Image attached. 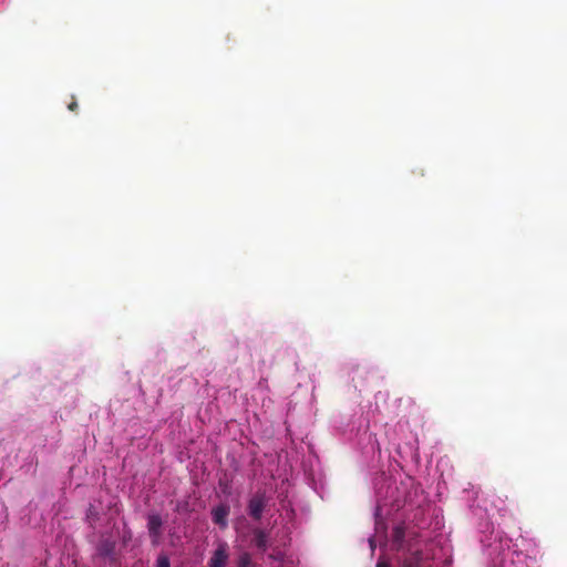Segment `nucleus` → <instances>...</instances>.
<instances>
[{
  "mask_svg": "<svg viewBox=\"0 0 567 567\" xmlns=\"http://www.w3.org/2000/svg\"><path fill=\"white\" fill-rule=\"evenodd\" d=\"M383 514V505L378 503L377 507H375V512H374V515L377 518H380Z\"/></svg>",
  "mask_w": 567,
  "mask_h": 567,
  "instance_id": "8",
  "label": "nucleus"
},
{
  "mask_svg": "<svg viewBox=\"0 0 567 567\" xmlns=\"http://www.w3.org/2000/svg\"><path fill=\"white\" fill-rule=\"evenodd\" d=\"M404 567H417V566H416V565L409 564V565H404Z\"/></svg>",
  "mask_w": 567,
  "mask_h": 567,
  "instance_id": "13",
  "label": "nucleus"
},
{
  "mask_svg": "<svg viewBox=\"0 0 567 567\" xmlns=\"http://www.w3.org/2000/svg\"><path fill=\"white\" fill-rule=\"evenodd\" d=\"M238 566L239 567H254L251 564V560H250V556L246 553L240 555Z\"/></svg>",
  "mask_w": 567,
  "mask_h": 567,
  "instance_id": "6",
  "label": "nucleus"
},
{
  "mask_svg": "<svg viewBox=\"0 0 567 567\" xmlns=\"http://www.w3.org/2000/svg\"><path fill=\"white\" fill-rule=\"evenodd\" d=\"M377 567H390V565L384 559H380Z\"/></svg>",
  "mask_w": 567,
  "mask_h": 567,
  "instance_id": "10",
  "label": "nucleus"
},
{
  "mask_svg": "<svg viewBox=\"0 0 567 567\" xmlns=\"http://www.w3.org/2000/svg\"><path fill=\"white\" fill-rule=\"evenodd\" d=\"M68 109L71 111V112H75L78 110V102L75 100H73L69 105H68Z\"/></svg>",
  "mask_w": 567,
  "mask_h": 567,
  "instance_id": "9",
  "label": "nucleus"
},
{
  "mask_svg": "<svg viewBox=\"0 0 567 567\" xmlns=\"http://www.w3.org/2000/svg\"><path fill=\"white\" fill-rule=\"evenodd\" d=\"M256 545L258 548L265 550L267 545V537L262 532H259L256 535Z\"/></svg>",
  "mask_w": 567,
  "mask_h": 567,
  "instance_id": "5",
  "label": "nucleus"
},
{
  "mask_svg": "<svg viewBox=\"0 0 567 567\" xmlns=\"http://www.w3.org/2000/svg\"><path fill=\"white\" fill-rule=\"evenodd\" d=\"M369 544H370V547L372 549V551L374 550V540L372 538L369 539Z\"/></svg>",
  "mask_w": 567,
  "mask_h": 567,
  "instance_id": "11",
  "label": "nucleus"
},
{
  "mask_svg": "<svg viewBox=\"0 0 567 567\" xmlns=\"http://www.w3.org/2000/svg\"><path fill=\"white\" fill-rule=\"evenodd\" d=\"M229 515V506L225 504H220L213 508L212 511V517L213 522L217 525H219L221 528H225L227 526V517Z\"/></svg>",
  "mask_w": 567,
  "mask_h": 567,
  "instance_id": "2",
  "label": "nucleus"
},
{
  "mask_svg": "<svg viewBox=\"0 0 567 567\" xmlns=\"http://www.w3.org/2000/svg\"><path fill=\"white\" fill-rule=\"evenodd\" d=\"M228 558L229 554L227 544L219 543L208 561V567H226Z\"/></svg>",
  "mask_w": 567,
  "mask_h": 567,
  "instance_id": "1",
  "label": "nucleus"
},
{
  "mask_svg": "<svg viewBox=\"0 0 567 567\" xmlns=\"http://www.w3.org/2000/svg\"><path fill=\"white\" fill-rule=\"evenodd\" d=\"M265 508V497L262 495H255L248 505L249 515L256 519L261 517Z\"/></svg>",
  "mask_w": 567,
  "mask_h": 567,
  "instance_id": "3",
  "label": "nucleus"
},
{
  "mask_svg": "<svg viewBox=\"0 0 567 567\" xmlns=\"http://www.w3.org/2000/svg\"><path fill=\"white\" fill-rule=\"evenodd\" d=\"M156 567H171L168 557L164 554L159 555L156 560Z\"/></svg>",
  "mask_w": 567,
  "mask_h": 567,
  "instance_id": "7",
  "label": "nucleus"
},
{
  "mask_svg": "<svg viewBox=\"0 0 567 567\" xmlns=\"http://www.w3.org/2000/svg\"><path fill=\"white\" fill-rule=\"evenodd\" d=\"M147 526H148L151 536L157 537L159 535V529L162 526L161 517L158 515H151L148 517Z\"/></svg>",
  "mask_w": 567,
  "mask_h": 567,
  "instance_id": "4",
  "label": "nucleus"
},
{
  "mask_svg": "<svg viewBox=\"0 0 567 567\" xmlns=\"http://www.w3.org/2000/svg\"><path fill=\"white\" fill-rule=\"evenodd\" d=\"M271 557H272L274 559H278V560H279V559H281L280 554H278V555H276V556L271 555Z\"/></svg>",
  "mask_w": 567,
  "mask_h": 567,
  "instance_id": "12",
  "label": "nucleus"
}]
</instances>
